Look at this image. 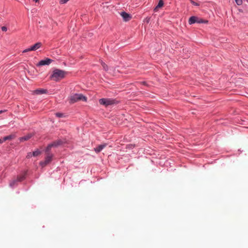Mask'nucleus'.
<instances>
[{"label":"nucleus","instance_id":"nucleus-12","mask_svg":"<svg viewBox=\"0 0 248 248\" xmlns=\"http://www.w3.org/2000/svg\"><path fill=\"white\" fill-rule=\"evenodd\" d=\"M53 155L52 154L48 153L46 154V156L45 157V161L47 162L48 163H49L52 159Z\"/></svg>","mask_w":248,"mask_h":248},{"label":"nucleus","instance_id":"nucleus-17","mask_svg":"<svg viewBox=\"0 0 248 248\" xmlns=\"http://www.w3.org/2000/svg\"><path fill=\"white\" fill-rule=\"evenodd\" d=\"M41 153V152L39 151L38 149H37L35 151L32 152V155L33 156H37L40 155Z\"/></svg>","mask_w":248,"mask_h":248},{"label":"nucleus","instance_id":"nucleus-3","mask_svg":"<svg viewBox=\"0 0 248 248\" xmlns=\"http://www.w3.org/2000/svg\"><path fill=\"white\" fill-rule=\"evenodd\" d=\"M80 100L86 101L87 98L82 94L78 93L71 95L70 97V103H74Z\"/></svg>","mask_w":248,"mask_h":248},{"label":"nucleus","instance_id":"nucleus-6","mask_svg":"<svg viewBox=\"0 0 248 248\" xmlns=\"http://www.w3.org/2000/svg\"><path fill=\"white\" fill-rule=\"evenodd\" d=\"M121 16L123 17V19L124 21H128L130 20L132 17L130 15L128 14V13L123 12L121 13Z\"/></svg>","mask_w":248,"mask_h":248},{"label":"nucleus","instance_id":"nucleus-34","mask_svg":"<svg viewBox=\"0 0 248 248\" xmlns=\"http://www.w3.org/2000/svg\"><path fill=\"white\" fill-rule=\"evenodd\" d=\"M149 21V19H148V20H147V22H148Z\"/></svg>","mask_w":248,"mask_h":248},{"label":"nucleus","instance_id":"nucleus-25","mask_svg":"<svg viewBox=\"0 0 248 248\" xmlns=\"http://www.w3.org/2000/svg\"><path fill=\"white\" fill-rule=\"evenodd\" d=\"M69 0H60V2L62 4L66 3Z\"/></svg>","mask_w":248,"mask_h":248},{"label":"nucleus","instance_id":"nucleus-7","mask_svg":"<svg viewBox=\"0 0 248 248\" xmlns=\"http://www.w3.org/2000/svg\"><path fill=\"white\" fill-rule=\"evenodd\" d=\"M107 144H100L94 149V151L98 153L100 152L105 147Z\"/></svg>","mask_w":248,"mask_h":248},{"label":"nucleus","instance_id":"nucleus-16","mask_svg":"<svg viewBox=\"0 0 248 248\" xmlns=\"http://www.w3.org/2000/svg\"><path fill=\"white\" fill-rule=\"evenodd\" d=\"M101 64L103 67V69L106 71H108V66L102 61H101Z\"/></svg>","mask_w":248,"mask_h":248},{"label":"nucleus","instance_id":"nucleus-28","mask_svg":"<svg viewBox=\"0 0 248 248\" xmlns=\"http://www.w3.org/2000/svg\"><path fill=\"white\" fill-rule=\"evenodd\" d=\"M203 21H204V22H203V23H208V20H204V19H203Z\"/></svg>","mask_w":248,"mask_h":248},{"label":"nucleus","instance_id":"nucleus-27","mask_svg":"<svg viewBox=\"0 0 248 248\" xmlns=\"http://www.w3.org/2000/svg\"><path fill=\"white\" fill-rule=\"evenodd\" d=\"M191 3H192L193 5H196V6H198V5H199V4H198L197 3H196V2H195L193 1H191Z\"/></svg>","mask_w":248,"mask_h":248},{"label":"nucleus","instance_id":"nucleus-21","mask_svg":"<svg viewBox=\"0 0 248 248\" xmlns=\"http://www.w3.org/2000/svg\"><path fill=\"white\" fill-rule=\"evenodd\" d=\"M55 115L58 118H61V117H62L63 116V113H59V112L56 113L55 114Z\"/></svg>","mask_w":248,"mask_h":248},{"label":"nucleus","instance_id":"nucleus-18","mask_svg":"<svg viewBox=\"0 0 248 248\" xmlns=\"http://www.w3.org/2000/svg\"><path fill=\"white\" fill-rule=\"evenodd\" d=\"M16 137V136L15 135H10L7 136L5 137V139H6V140H11L12 139H14Z\"/></svg>","mask_w":248,"mask_h":248},{"label":"nucleus","instance_id":"nucleus-30","mask_svg":"<svg viewBox=\"0 0 248 248\" xmlns=\"http://www.w3.org/2000/svg\"><path fill=\"white\" fill-rule=\"evenodd\" d=\"M2 139V141H3V142H4V141H6V139H5V137H3V139Z\"/></svg>","mask_w":248,"mask_h":248},{"label":"nucleus","instance_id":"nucleus-31","mask_svg":"<svg viewBox=\"0 0 248 248\" xmlns=\"http://www.w3.org/2000/svg\"><path fill=\"white\" fill-rule=\"evenodd\" d=\"M3 142L2 140V139H0V144L2 143Z\"/></svg>","mask_w":248,"mask_h":248},{"label":"nucleus","instance_id":"nucleus-26","mask_svg":"<svg viewBox=\"0 0 248 248\" xmlns=\"http://www.w3.org/2000/svg\"><path fill=\"white\" fill-rule=\"evenodd\" d=\"M7 30V27L5 26H3L1 27V30L3 31H6Z\"/></svg>","mask_w":248,"mask_h":248},{"label":"nucleus","instance_id":"nucleus-1","mask_svg":"<svg viewBox=\"0 0 248 248\" xmlns=\"http://www.w3.org/2000/svg\"><path fill=\"white\" fill-rule=\"evenodd\" d=\"M66 72L63 70L55 69L53 70L50 78L54 81H58L63 78L65 76Z\"/></svg>","mask_w":248,"mask_h":248},{"label":"nucleus","instance_id":"nucleus-24","mask_svg":"<svg viewBox=\"0 0 248 248\" xmlns=\"http://www.w3.org/2000/svg\"><path fill=\"white\" fill-rule=\"evenodd\" d=\"M203 19L198 17L197 23H203Z\"/></svg>","mask_w":248,"mask_h":248},{"label":"nucleus","instance_id":"nucleus-14","mask_svg":"<svg viewBox=\"0 0 248 248\" xmlns=\"http://www.w3.org/2000/svg\"><path fill=\"white\" fill-rule=\"evenodd\" d=\"M17 182L18 181L16 179L13 180L10 182L9 186L11 187H14L17 185Z\"/></svg>","mask_w":248,"mask_h":248},{"label":"nucleus","instance_id":"nucleus-8","mask_svg":"<svg viewBox=\"0 0 248 248\" xmlns=\"http://www.w3.org/2000/svg\"><path fill=\"white\" fill-rule=\"evenodd\" d=\"M198 17L195 16H192L189 18L188 23L190 25L197 23Z\"/></svg>","mask_w":248,"mask_h":248},{"label":"nucleus","instance_id":"nucleus-13","mask_svg":"<svg viewBox=\"0 0 248 248\" xmlns=\"http://www.w3.org/2000/svg\"><path fill=\"white\" fill-rule=\"evenodd\" d=\"M164 2L162 0H160L158 3L157 6L154 8V11L156 12L157 11L158 8L162 7L163 6Z\"/></svg>","mask_w":248,"mask_h":248},{"label":"nucleus","instance_id":"nucleus-10","mask_svg":"<svg viewBox=\"0 0 248 248\" xmlns=\"http://www.w3.org/2000/svg\"><path fill=\"white\" fill-rule=\"evenodd\" d=\"M63 143V141L61 140H58L52 142L51 143L53 144L54 147H56L58 146H60Z\"/></svg>","mask_w":248,"mask_h":248},{"label":"nucleus","instance_id":"nucleus-11","mask_svg":"<svg viewBox=\"0 0 248 248\" xmlns=\"http://www.w3.org/2000/svg\"><path fill=\"white\" fill-rule=\"evenodd\" d=\"M46 93L47 90L43 89H37L34 91V93L36 94H42L44 93Z\"/></svg>","mask_w":248,"mask_h":248},{"label":"nucleus","instance_id":"nucleus-15","mask_svg":"<svg viewBox=\"0 0 248 248\" xmlns=\"http://www.w3.org/2000/svg\"><path fill=\"white\" fill-rule=\"evenodd\" d=\"M52 147H54L53 144H52L51 143L49 144L45 149V152L46 154L49 153V151Z\"/></svg>","mask_w":248,"mask_h":248},{"label":"nucleus","instance_id":"nucleus-32","mask_svg":"<svg viewBox=\"0 0 248 248\" xmlns=\"http://www.w3.org/2000/svg\"><path fill=\"white\" fill-rule=\"evenodd\" d=\"M6 110H0V114H1L2 112L5 111Z\"/></svg>","mask_w":248,"mask_h":248},{"label":"nucleus","instance_id":"nucleus-20","mask_svg":"<svg viewBox=\"0 0 248 248\" xmlns=\"http://www.w3.org/2000/svg\"><path fill=\"white\" fill-rule=\"evenodd\" d=\"M25 179L24 176H18L16 180L18 182H21Z\"/></svg>","mask_w":248,"mask_h":248},{"label":"nucleus","instance_id":"nucleus-23","mask_svg":"<svg viewBox=\"0 0 248 248\" xmlns=\"http://www.w3.org/2000/svg\"><path fill=\"white\" fill-rule=\"evenodd\" d=\"M32 156H33L32 153L29 152V153H28V154H27V155L26 156V157L27 158H30Z\"/></svg>","mask_w":248,"mask_h":248},{"label":"nucleus","instance_id":"nucleus-5","mask_svg":"<svg viewBox=\"0 0 248 248\" xmlns=\"http://www.w3.org/2000/svg\"><path fill=\"white\" fill-rule=\"evenodd\" d=\"M53 61V60L49 58H46L44 60H41L37 64V66H41L43 65H48Z\"/></svg>","mask_w":248,"mask_h":248},{"label":"nucleus","instance_id":"nucleus-2","mask_svg":"<svg viewBox=\"0 0 248 248\" xmlns=\"http://www.w3.org/2000/svg\"><path fill=\"white\" fill-rule=\"evenodd\" d=\"M99 102L100 104L104 105L106 107L113 104H117L118 103V101H116L115 99L104 98L100 99L99 100Z\"/></svg>","mask_w":248,"mask_h":248},{"label":"nucleus","instance_id":"nucleus-22","mask_svg":"<svg viewBox=\"0 0 248 248\" xmlns=\"http://www.w3.org/2000/svg\"><path fill=\"white\" fill-rule=\"evenodd\" d=\"M235 1L236 2V3H237V4L238 5H241L243 3L242 0H235Z\"/></svg>","mask_w":248,"mask_h":248},{"label":"nucleus","instance_id":"nucleus-19","mask_svg":"<svg viewBox=\"0 0 248 248\" xmlns=\"http://www.w3.org/2000/svg\"><path fill=\"white\" fill-rule=\"evenodd\" d=\"M39 164H40V166H41L42 167H44L48 163L47 162H46V161L45 160L44 161L40 162Z\"/></svg>","mask_w":248,"mask_h":248},{"label":"nucleus","instance_id":"nucleus-33","mask_svg":"<svg viewBox=\"0 0 248 248\" xmlns=\"http://www.w3.org/2000/svg\"><path fill=\"white\" fill-rule=\"evenodd\" d=\"M33 1L37 2L39 1V0H33Z\"/></svg>","mask_w":248,"mask_h":248},{"label":"nucleus","instance_id":"nucleus-4","mask_svg":"<svg viewBox=\"0 0 248 248\" xmlns=\"http://www.w3.org/2000/svg\"><path fill=\"white\" fill-rule=\"evenodd\" d=\"M42 46V44L40 42H38L32 46H31L29 48L24 49L23 51V53H26L30 51H35L37 49L39 48Z\"/></svg>","mask_w":248,"mask_h":248},{"label":"nucleus","instance_id":"nucleus-29","mask_svg":"<svg viewBox=\"0 0 248 248\" xmlns=\"http://www.w3.org/2000/svg\"><path fill=\"white\" fill-rule=\"evenodd\" d=\"M142 83L143 85H147V83H146V82L145 81H143V82H142Z\"/></svg>","mask_w":248,"mask_h":248},{"label":"nucleus","instance_id":"nucleus-9","mask_svg":"<svg viewBox=\"0 0 248 248\" xmlns=\"http://www.w3.org/2000/svg\"><path fill=\"white\" fill-rule=\"evenodd\" d=\"M32 136V135L31 134H29L27 135L21 137L19 138L20 141H26L29 140L30 139H31Z\"/></svg>","mask_w":248,"mask_h":248}]
</instances>
